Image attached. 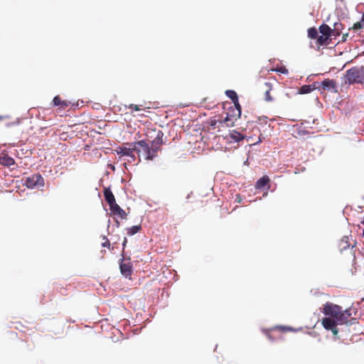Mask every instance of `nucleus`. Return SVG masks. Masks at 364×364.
<instances>
[{
  "label": "nucleus",
  "mask_w": 364,
  "mask_h": 364,
  "mask_svg": "<svg viewBox=\"0 0 364 364\" xmlns=\"http://www.w3.org/2000/svg\"><path fill=\"white\" fill-rule=\"evenodd\" d=\"M343 79L345 85H350L353 84H363L364 66H354L347 70Z\"/></svg>",
  "instance_id": "nucleus-1"
},
{
  "label": "nucleus",
  "mask_w": 364,
  "mask_h": 364,
  "mask_svg": "<svg viewBox=\"0 0 364 364\" xmlns=\"http://www.w3.org/2000/svg\"><path fill=\"white\" fill-rule=\"evenodd\" d=\"M21 181L22 184L29 189L40 188L45 186L44 178L39 173L23 177Z\"/></svg>",
  "instance_id": "nucleus-2"
},
{
  "label": "nucleus",
  "mask_w": 364,
  "mask_h": 364,
  "mask_svg": "<svg viewBox=\"0 0 364 364\" xmlns=\"http://www.w3.org/2000/svg\"><path fill=\"white\" fill-rule=\"evenodd\" d=\"M122 258L119 259V262L120 272L124 277H130L133 272V265L130 261V257H124V252H122Z\"/></svg>",
  "instance_id": "nucleus-3"
},
{
  "label": "nucleus",
  "mask_w": 364,
  "mask_h": 364,
  "mask_svg": "<svg viewBox=\"0 0 364 364\" xmlns=\"http://www.w3.org/2000/svg\"><path fill=\"white\" fill-rule=\"evenodd\" d=\"M223 137L228 144L239 143L245 139H247V141H249V139L251 138L241 134L235 129L229 130L228 134L223 135Z\"/></svg>",
  "instance_id": "nucleus-4"
},
{
  "label": "nucleus",
  "mask_w": 364,
  "mask_h": 364,
  "mask_svg": "<svg viewBox=\"0 0 364 364\" xmlns=\"http://www.w3.org/2000/svg\"><path fill=\"white\" fill-rule=\"evenodd\" d=\"M116 151L120 156H134V152H136L140 158L141 154V151L139 149H136L135 141L129 143L128 147L124 146H119L118 150ZM140 161L141 159H139V161Z\"/></svg>",
  "instance_id": "nucleus-5"
},
{
  "label": "nucleus",
  "mask_w": 364,
  "mask_h": 364,
  "mask_svg": "<svg viewBox=\"0 0 364 364\" xmlns=\"http://www.w3.org/2000/svg\"><path fill=\"white\" fill-rule=\"evenodd\" d=\"M136 149H139L141 153L144 156V159L147 161H152L154 156L151 154V146L146 142L145 139H141L135 141Z\"/></svg>",
  "instance_id": "nucleus-6"
},
{
  "label": "nucleus",
  "mask_w": 364,
  "mask_h": 364,
  "mask_svg": "<svg viewBox=\"0 0 364 364\" xmlns=\"http://www.w3.org/2000/svg\"><path fill=\"white\" fill-rule=\"evenodd\" d=\"M341 311V306L328 301L323 304L322 312L325 315L324 317L333 318L335 316L339 314Z\"/></svg>",
  "instance_id": "nucleus-7"
},
{
  "label": "nucleus",
  "mask_w": 364,
  "mask_h": 364,
  "mask_svg": "<svg viewBox=\"0 0 364 364\" xmlns=\"http://www.w3.org/2000/svg\"><path fill=\"white\" fill-rule=\"evenodd\" d=\"M321 90H327L333 93L338 92L337 82L333 79L325 78L320 82Z\"/></svg>",
  "instance_id": "nucleus-8"
},
{
  "label": "nucleus",
  "mask_w": 364,
  "mask_h": 364,
  "mask_svg": "<svg viewBox=\"0 0 364 364\" xmlns=\"http://www.w3.org/2000/svg\"><path fill=\"white\" fill-rule=\"evenodd\" d=\"M321 323L323 327L326 331H330L333 333L334 336H337L339 333V330L337 328L336 323H334L333 321L331 320V318L328 317H323L321 320Z\"/></svg>",
  "instance_id": "nucleus-9"
},
{
  "label": "nucleus",
  "mask_w": 364,
  "mask_h": 364,
  "mask_svg": "<svg viewBox=\"0 0 364 364\" xmlns=\"http://www.w3.org/2000/svg\"><path fill=\"white\" fill-rule=\"evenodd\" d=\"M270 179L268 176L264 175L259 178L255 183V187L257 190H268L269 188Z\"/></svg>",
  "instance_id": "nucleus-10"
},
{
  "label": "nucleus",
  "mask_w": 364,
  "mask_h": 364,
  "mask_svg": "<svg viewBox=\"0 0 364 364\" xmlns=\"http://www.w3.org/2000/svg\"><path fill=\"white\" fill-rule=\"evenodd\" d=\"M103 193L105 200L108 203L109 208L117 204L115 197L111 190L110 186L105 188Z\"/></svg>",
  "instance_id": "nucleus-11"
},
{
  "label": "nucleus",
  "mask_w": 364,
  "mask_h": 364,
  "mask_svg": "<svg viewBox=\"0 0 364 364\" xmlns=\"http://www.w3.org/2000/svg\"><path fill=\"white\" fill-rule=\"evenodd\" d=\"M53 106L58 107L60 109H65L68 107L71 102L68 100H62L59 95H55L52 101Z\"/></svg>",
  "instance_id": "nucleus-12"
},
{
  "label": "nucleus",
  "mask_w": 364,
  "mask_h": 364,
  "mask_svg": "<svg viewBox=\"0 0 364 364\" xmlns=\"http://www.w3.org/2000/svg\"><path fill=\"white\" fill-rule=\"evenodd\" d=\"M111 215H117L121 219H126L127 213L117 203L109 208Z\"/></svg>",
  "instance_id": "nucleus-13"
},
{
  "label": "nucleus",
  "mask_w": 364,
  "mask_h": 364,
  "mask_svg": "<svg viewBox=\"0 0 364 364\" xmlns=\"http://www.w3.org/2000/svg\"><path fill=\"white\" fill-rule=\"evenodd\" d=\"M15 164L14 159L7 154L0 157V164L4 166L10 167Z\"/></svg>",
  "instance_id": "nucleus-14"
},
{
  "label": "nucleus",
  "mask_w": 364,
  "mask_h": 364,
  "mask_svg": "<svg viewBox=\"0 0 364 364\" xmlns=\"http://www.w3.org/2000/svg\"><path fill=\"white\" fill-rule=\"evenodd\" d=\"M319 33L323 35L331 37L333 36V30L324 22L318 28Z\"/></svg>",
  "instance_id": "nucleus-15"
},
{
  "label": "nucleus",
  "mask_w": 364,
  "mask_h": 364,
  "mask_svg": "<svg viewBox=\"0 0 364 364\" xmlns=\"http://www.w3.org/2000/svg\"><path fill=\"white\" fill-rule=\"evenodd\" d=\"M316 41V43L318 46H326L330 44L331 37L321 34L318 35Z\"/></svg>",
  "instance_id": "nucleus-16"
},
{
  "label": "nucleus",
  "mask_w": 364,
  "mask_h": 364,
  "mask_svg": "<svg viewBox=\"0 0 364 364\" xmlns=\"http://www.w3.org/2000/svg\"><path fill=\"white\" fill-rule=\"evenodd\" d=\"M164 132L161 130H158L156 137L151 141V145H161L164 144L166 141H164Z\"/></svg>",
  "instance_id": "nucleus-17"
},
{
  "label": "nucleus",
  "mask_w": 364,
  "mask_h": 364,
  "mask_svg": "<svg viewBox=\"0 0 364 364\" xmlns=\"http://www.w3.org/2000/svg\"><path fill=\"white\" fill-rule=\"evenodd\" d=\"M331 320L333 321L334 323H336L337 325H341L346 323L348 321L346 316H345L342 313V310L333 318H331Z\"/></svg>",
  "instance_id": "nucleus-18"
},
{
  "label": "nucleus",
  "mask_w": 364,
  "mask_h": 364,
  "mask_svg": "<svg viewBox=\"0 0 364 364\" xmlns=\"http://www.w3.org/2000/svg\"><path fill=\"white\" fill-rule=\"evenodd\" d=\"M308 38L314 40H316L318 36V30L316 27H310L307 30Z\"/></svg>",
  "instance_id": "nucleus-19"
},
{
  "label": "nucleus",
  "mask_w": 364,
  "mask_h": 364,
  "mask_svg": "<svg viewBox=\"0 0 364 364\" xmlns=\"http://www.w3.org/2000/svg\"><path fill=\"white\" fill-rule=\"evenodd\" d=\"M339 247L341 249V252H343V250H346L350 247V243L348 241V236H343L342 240H341L339 243Z\"/></svg>",
  "instance_id": "nucleus-20"
},
{
  "label": "nucleus",
  "mask_w": 364,
  "mask_h": 364,
  "mask_svg": "<svg viewBox=\"0 0 364 364\" xmlns=\"http://www.w3.org/2000/svg\"><path fill=\"white\" fill-rule=\"evenodd\" d=\"M274 328H278L282 332H287V331H292V332H297L299 331H300L301 329V328H294L291 326H276L274 327Z\"/></svg>",
  "instance_id": "nucleus-21"
},
{
  "label": "nucleus",
  "mask_w": 364,
  "mask_h": 364,
  "mask_svg": "<svg viewBox=\"0 0 364 364\" xmlns=\"http://www.w3.org/2000/svg\"><path fill=\"white\" fill-rule=\"evenodd\" d=\"M141 227L140 225H133L127 229V233L129 236H133L135 234H136L137 232H139L141 230Z\"/></svg>",
  "instance_id": "nucleus-22"
},
{
  "label": "nucleus",
  "mask_w": 364,
  "mask_h": 364,
  "mask_svg": "<svg viewBox=\"0 0 364 364\" xmlns=\"http://www.w3.org/2000/svg\"><path fill=\"white\" fill-rule=\"evenodd\" d=\"M311 92H312L311 87L309 85H303L299 88V90L297 91V94L306 95V94L311 93Z\"/></svg>",
  "instance_id": "nucleus-23"
},
{
  "label": "nucleus",
  "mask_w": 364,
  "mask_h": 364,
  "mask_svg": "<svg viewBox=\"0 0 364 364\" xmlns=\"http://www.w3.org/2000/svg\"><path fill=\"white\" fill-rule=\"evenodd\" d=\"M333 36H338L341 33V31L343 28V26L342 23L339 22H335L333 23Z\"/></svg>",
  "instance_id": "nucleus-24"
},
{
  "label": "nucleus",
  "mask_w": 364,
  "mask_h": 364,
  "mask_svg": "<svg viewBox=\"0 0 364 364\" xmlns=\"http://www.w3.org/2000/svg\"><path fill=\"white\" fill-rule=\"evenodd\" d=\"M225 94L230 100H231L232 102L239 97L237 92L233 90H225Z\"/></svg>",
  "instance_id": "nucleus-25"
},
{
  "label": "nucleus",
  "mask_w": 364,
  "mask_h": 364,
  "mask_svg": "<svg viewBox=\"0 0 364 364\" xmlns=\"http://www.w3.org/2000/svg\"><path fill=\"white\" fill-rule=\"evenodd\" d=\"M234 104L235 109L237 112V118H240L242 115V107L239 102V97L237 100L232 102Z\"/></svg>",
  "instance_id": "nucleus-26"
},
{
  "label": "nucleus",
  "mask_w": 364,
  "mask_h": 364,
  "mask_svg": "<svg viewBox=\"0 0 364 364\" xmlns=\"http://www.w3.org/2000/svg\"><path fill=\"white\" fill-rule=\"evenodd\" d=\"M264 85L267 86V87H269V89L268 90H267L265 92V94H264V100L267 101V102H272L273 101V98L270 95V90H271V83L269 82H266L264 83Z\"/></svg>",
  "instance_id": "nucleus-27"
},
{
  "label": "nucleus",
  "mask_w": 364,
  "mask_h": 364,
  "mask_svg": "<svg viewBox=\"0 0 364 364\" xmlns=\"http://www.w3.org/2000/svg\"><path fill=\"white\" fill-rule=\"evenodd\" d=\"M309 85L311 87L312 92L316 90H318L321 95L323 94V92L321 90V87H320V82H319L315 81L312 84H310Z\"/></svg>",
  "instance_id": "nucleus-28"
},
{
  "label": "nucleus",
  "mask_w": 364,
  "mask_h": 364,
  "mask_svg": "<svg viewBox=\"0 0 364 364\" xmlns=\"http://www.w3.org/2000/svg\"><path fill=\"white\" fill-rule=\"evenodd\" d=\"M234 116H235V114L227 113L225 117L224 118V119H223L221 121H219L220 125L223 127V124L228 123V122L231 121L232 117H234Z\"/></svg>",
  "instance_id": "nucleus-29"
},
{
  "label": "nucleus",
  "mask_w": 364,
  "mask_h": 364,
  "mask_svg": "<svg viewBox=\"0 0 364 364\" xmlns=\"http://www.w3.org/2000/svg\"><path fill=\"white\" fill-rule=\"evenodd\" d=\"M364 26V21H363V19L360 18V20L353 24V29L355 31H359L363 28Z\"/></svg>",
  "instance_id": "nucleus-30"
},
{
  "label": "nucleus",
  "mask_w": 364,
  "mask_h": 364,
  "mask_svg": "<svg viewBox=\"0 0 364 364\" xmlns=\"http://www.w3.org/2000/svg\"><path fill=\"white\" fill-rule=\"evenodd\" d=\"M219 121L220 120H217L215 118H210L208 124L212 129H214L216 128L217 124L219 123Z\"/></svg>",
  "instance_id": "nucleus-31"
},
{
  "label": "nucleus",
  "mask_w": 364,
  "mask_h": 364,
  "mask_svg": "<svg viewBox=\"0 0 364 364\" xmlns=\"http://www.w3.org/2000/svg\"><path fill=\"white\" fill-rule=\"evenodd\" d=\"M353 308H348L345 310H343L342 309V313L343 314V315L345 316H346V318L348 319L350 316H351L352 315V311H353Z\"/></svg>",
  "instance_id": "nucleus-32"
},
{
  "label": "nucleus",
  "mask_w": 364,
  "mask_h": 364,
  "mask_svg": "<svg viewBox=\"0 0 364 364\" xmlns=\"http://www.w3.org/2000/svg\"><path fill=\"white\" fill-rule=\"evenodd\" d=\"M160 149V148L159 146H156L155 145L154 146H151V154L154 156V158L156 157L157 156V152L159 151V150Z\"/></svg>",
  "instance_id": "nucleus-33"
},
{
  "label": "nucleus",
  "mask_w": 364,
  "mask_h": 364,
  "mask_svg": "<svg viewBox=\"0 0 364 364\" xmlns=\"http://www.w3.org/2000/svg\"><path fill=\"white\" fill-rule=\"evenodd\" d=\"M125 107L126 108H129V109H132L134 111H139L140 110L139 107L138 105H134V104H130L128 106L125 105Z\"/></svg>",
  "instance_id": "nucleus-34"
},
{
  "label": "nucleus",
  "mask_w": 364,
  "mask_h": 364,
  "mask_svg": "<svg viewBox=\"0 0 364 364\" xmlns=\"http://www.w3.org/2000/svg\"><path fill=\"white\" fill-rule=\"evenodd\" d=\"M296 133L299 136H304V135L309 134V132L307 131L306 129H298L296 130Z\"/></svg>",
  "instance_id": "nucleus-35"
},
{
  "label": "nucleus",
  "mask_w": 364,
  "mask_h": 364,
  "mask_svg": "<svg viewBox=\"0 0 364 364\" xmlns=\"http://www.w3.org/2000/svg\"><path fill=\"white\" fill-rule=\"evenodd\" d=\"M276 71L284 75H287L289 73L288 70L284 66H282L279 69L276 70Z\"/></svg>",
  "instance_id": "nucleus-36"
},
{
  "label": "nucleus",
  "mask_w": 364,
  "mask_h": 364,
  "mask_svg": "<svg viewBox=\"0 0 364 364\" xmlns=\"http://www.w3.org/2000/svg\"><path fill=\"white\" fill-rule=\"evenodd\" d=\"M258 120L260 122V124H267V117L262 116L261 117H259Z\"/></svg>",
  "instance_id": "nucleus-37"
},
{
  "label": "nucleus",
  "mask_w": 364,
  "mask_h": 364,
  "mask_svg": "<svg viewBox=\"0 0 364 364\" xmlns=\"http://www.w3.org/2000/svg\"><path fill=\"white\" fill-rule=\"evenodd\" d=\"M102 246L103 247H107V248H109V247H110V242H109V240H108V238H106V240L102 243Z\"/></svg>",
  "instance_id": "nucleus-38"
},
{
  "label": "nucleus",
  "mask_w": 364,
  "mask_h": 364,
  "mask_svg": "<svg viewBox=\"0 0 364 364\" xmlns=\"http://www.w3.org/2000/svg\"><path fill=\"white\" fill-rule=\"evenodd\" d=\"M127 238L126 237H124V240H123V242H122V250H123V252L124 253V249L126 248L127 247Z\"/></svg>",
  "instance_id": "nucleus-39"
},
{
  "label": "nucleus",
  "mask_w": 364,
  "mask_h": 364,
  "mask_svg": "<svg viewBox=\"0 0 364 364\" xmlns=\"http://www.w3.org/2000/svg\"><path fill=\"white\" fill-rule=\"evenodd\" d=\"M322 75L321 73H319V74H315V75H309L307 77H306V81L307 82H311L312 80V77L313 76H316V75Z\"/></svg>",
  "instance_id": "nucleus-40"
},
{
  "label": "nucleus",
  "mask_w": 364,
  "mask_h": 364,
  "mask_svg": "<svg viewBox=\"0 0 364 364\" xmlns=\"http://www.w3.org/2000/svg\"><path fill=\"white\" fill-rule=\"evenodd\" d=\"M348 37V33H344V34L343 35V36H342L341 41H342V42H345V41H347Z\"/></svg>",
  "instance_id": "nucleus-41"
},
{
  "label": "nucleus",
  "mask_w": 364,
  "mask_h": 364,
  "mask_svg": "<svg viewBox=\"0 0 364 364\" xmlns=\"http://www.w3.org/2000/svg\"><path fill=\"white\" fill-rule=\"evenodd\" d=\"M235 201L240 203L242 201V198L240 194L236 195Z\"/></svg>",
  "instance_id": "nucleus-42"
},
{
  "label": "nucleus",
  "mask_w": 364,
  "mask_h": 364,
  "mask_svg": "<svg viewBox=\"0 0 364 364\" xmlns=\"http://www.w3.org/2000/svg\"><path fill=\"white\" fill-rule=\"evenodd\" d=\"M307 124V126L306 127V128H311V123L309 121H307L306 120L304 123H302L301 124Z\"/></svg>",
  "instance_id": "nucleus-43"
},
{
  "label": "nucleus",
  "mask_w": 364,
  "mask_h": 364,
  "mask_svg": "<svg viewBox=\"0 0 364 364\" xmlns=\"http://www.w3.org/2000/svg\"><path fill=\"white\" fill-rule=\"evenodd\" d=\"M267 338H268L271 341H274V339L272 338V336H271V334H270L269 332H267Z\"/></svg>",
  "instance_id": "nucleus-44"
},
{
  "label": "nucleus",
  "mask_w": 364,
  "mask_h": 364,
  "mask_svg": "<svg viewBox=\"0 0 364 364\" xmlns=\"http://www.w3.org/2000/svg\"><path fill=\"white\" fill-rule=\"evenodd\" d=\"M108 167L112 169V171H114L115 170V166L114 165L112 164H108Z\"/></svg>",
  "instance_id": "nucleus-45"
},
{
  "label": "nucleus",
  "mask_w": 364,
  "mask_h": 364,
  "mask_svg": "<svg viewBox=\"0 0 364 364\" xmlns=\"http://www.w3.org/2000/svg\"><path fill=\"white\" fill-rule=\"evenodd\" d=\"M78 106H79V102L72 104V107H73V108H77V107H78Z\"/></svg>",
  "instance_id": "nucleus-46"
},
{
  "label": "nucleus",
  "mask_w": 364,
  "mask_h": 364,
  "mask_svg": "<svg viewBox=\"0 0 364 364\" xmlns=\"http://www.w3.org/2000/svg\"><path fill=\"white\" fill-rule=\"evenodd\" d=\"M130 158V160H129V162H132V161H135L136 160V156L134 154V156H129Z\"/></svg>",
  "instance_id": "nucleus-47"
},
{
  "label": "nucleus",
  "mask_w": 364,
  "mask_h": 364,
  "mask_svg": "<svg viewBox=\"0 0 364 364\" xmlns=\"http://www.w3.org/2000/svg\"><path fill=\"white\" fill-rule=\"evenodd\" d=\"M261 141H262V139L259 138L257 142L253 144V145H257V144H259ZM249 146H252V144H250Z\"/></svg>",
  "instance_id": "nucleus-48"
},
{
  "label": "nucleus",
  "mask_w": 364,
  "mask_h": 364,
  "mask_svg": "<svg viewBox=\"0 0 364 364\" xmlns=\"http://www.w3.org/2000/svg\"><path fill=\"white\" fill-rule=\"evenodd\" d=\"M360 305L362 308H364V297L361 299Z\"/></svg>",
  "instance_id": "nucleus-49"
},
{
  "label": "nucleus",
  "mask_w": 364,
  "mask_h": 364,
  "mask_svg": "<svg viewBox=\"0 0 364 364\" xmlns=\"http://www.w3.org/2000/svg\"><path fill=\"white\" fill-rule=\"evenodd\" d=\"M8 117H9V116H7V115H0V120H2L4 119L8 118Z\"/></svg>",
  "instance_id": "nucleus-50"
},
{
  "label": "nucleus",
  "mask_w": 364,
  "mask_h": 364,
  "mask_svg": "<svg viewBox=\"0 0 364 364\" xmlns=\"http://www.w3.org/2000/svg\"><path fill=\"white\" fill-rule=\"evenodd\" d=\"M115 225H116L117 228H119V225H120L119 221L117 219L115 220Z\"/></svg>",
  "instance_id": "nucleus-51"
},
{
  "label": "nucleus",
  "mask_w": 364,
  "mask_h": 364,
  "mask_svg": "<svg viewBox=\"0 0 364 364\" xmlns=\"http://www.w3.org/2000/svg\"><path fill=\"white\" fill-rule=\"evenodd\" d=\"M243 165H245V166H248L249 165V161H248L247 159L244 161Z\"/></svg>",
  "instance_id": "nucleus-52"
},
{
  "label": "nucleus",
  "mask_w": 364,
  "mask_h": 364,
  "mask_svg": "<svg viewBox=\"0 0 364 364\" xmlns=\"http://www.w3.org/2000/svg\"><path fill=\"white\" fill-rule=\"evenodd\" d=\"M226 125H227V127H233L234 126V123L232 122L230 124H227Z\"/></svg>",
  "instance_id": "nucleus-53"
},
{
  "label": "nucleus",
  "mask_w": 364,
  "mask_h": 364,
  "mask_svg": "<svg viewBox=\"0 0 364 364\" xmlns=\"http://www.w3.org/2000/svg\"><path fill=\"white\" fill-rule=\"evenodd\" d=\"M191 193H191L188 194V196H186V199H187V200L190 198Z\"/></svg>",
  "instance_id": "nucleus-54"
},
{
  "label": "nucleus",
  "mask_w": 364,
  "mask_h": 364,
  "mask_svg": "<svg viewBox=\"0 0 364 364\" xmlns=\"http://www.w3.org/2000/svg\"><path fill=\"white\" fill-rule=\"evenodd\" d=\"M102 239H103V240H106V238H107V236H105V235H102Z\"/></svg>",
  "instance_id": "nucleus-55"
},
{
  "label": "nucleus",
  "mask_w": 364,
  "mask_h": 364,
  "mask_svg": "<svg viewBox=\"0 0 364 364\" xmlns=\"http://www.w3.org/2000/svg\"><path fill=\"white\" fill-rule=\"evenodd\" d=\"M229 109H231L232 112H235V110H234V109H233V108H232V106H231Z\"/></svg>",
  "instance_id": "nucleus-56"
},
{
  "label": "nucleus",
  "mask_w": 364,
  "mask_h": 364,
  "mask_svg": "<svg viewBox=\"0 0 364 364\" xmlns=\"http://www.w3.org/2000/svg\"><path fill=\"white\" fill-rule=\"evenodd\" d=\"M110 220H108L107 229L109 228Z\"/></svg>",
  "instance_id": "nucleus-57"
},
{
  "label": "nucleus",
  "mask_w": 364,
  "mask_h": 364,
  "mask_svg": "<svg viewBox=\"0 0 364 364\" xmlns=\"http://www.w3.org/2000/svg\"><path fill=\"white\" fill-rule=\"evenodd\" d=\"M353 265L354 266V268L356 269V263L353 262Z\"/></svg>",
  "instance_id": "nucleus-58"
},
{
  "label": "nucleus",
  "mask_w": 364,
  "mask_h": 364,
  "mask_svg": "<svg viewBox=\"0 0 364 364\" xmlns=\"http://www.w3.org/2000/svg\"><path fill=\"white\" fill-rule=\"evenodd\" d=\"M316 100L319 102V100H318V97H316Z\"/></svg>",
  "instance_id": "nucleus-59"
},
{
  "label": "nucleus",
  "mask_w": 364,
  "mask_h": 364,
  "mask_svg": "<svg viewBox=\"0 0 364 364\" xmlns=\"http://www.w3.org/2000/svg\"><path fill=\"white\" fill-rule=\"evenodd\" d=\"M316 120H317V119H314V120H313V122H312V124H315V122H316Z\"/></svg>",
  "instance_id": "nucleus-60"
},
{
  "label": "nucleus",
  "mask_w": 364,
  "mask_h": 364,
  "mask_svg": "<svg viewBox=\"0 0 364 364\" xmlns=\"http://www.w3.org/2000/svg\"><path fill=\"white\" fill-rule=\"evenodd\" d=\"M362 236L364 237V233H362Z\"/></svg>",
  "instance_id": "nucleus-61"
},
{
  "label": "nucleus",
  "mask_w": 364,
  "mask_h": 364,
  "mask_svg": "<svg viewBox=\"0 0 364 364\" xmlns=\"http://www.w3.org/2000/svg\"><path fill=\"white\" fill-rule=\"evenodd\" d=\"M362 233H364V229L363 230V232Z\"/></svg>",
  "instance_id": "nucleus-62"
}]
</instances>
